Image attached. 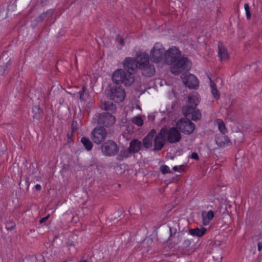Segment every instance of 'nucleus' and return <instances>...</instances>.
Masks as SVG:
<instances>
[{
    "label": "nucleus",
    "instance_id": "38",
    "mask_svg": "<svg viewBox=\"0 0 262 262\" xmlns=\"http://www.w3.org/2000/svg\"><path fill=\"white\" fill-rule=\"evenodd\" d=\"M116 39L120 43L121 46L124 45V39L120 35H118L116 37Z\"/></svg>",
    "mask_w": 262,
    "mask_h": 262
},
{
    "label": "nucleus",
    "instance_id": "40",
    "mask_svg": "<svg viewBox=\"0 0 262 262\" xmlns=\"http://www.w3.org/2000/svg\"><path fill=\"white\" fill-rule=\"evenodd\" d=\"M189 158L195 159V160H199V157L198 156V154L195 152H192L191 155L189 156Z\"/></svg>",
    "mask_w": 262,
    "mask_h": 262
},
{
    "label": "nucleus",
    "instance_id": "17",
    "mask_svg": "<svg viewBox=\"0 0 262 262\" xmlns=\"http://www.w3.org/2000/svg\"><path fill=\"white\" fill-rule=\"evenodd\" d=\"M218 50V54L221 60H227L229 59L227 50L225 47L223 42H219Z\"/></svg>",
    "mask_w": 262,
    "mask_h": 262
},
{
    "label": "nucleus",
    "instance_id": "23",
    "mask_svg": "<svg viewBox=\"0 0 262 262\" xmlns=\"http://www.w3.org/2000/svg\"><path fill=\"white\" fill-rule=\"evenodd\" d=\"M187 102L189 104V105L193 106V107H196L200 103V100L198 94H192L189 95L188 96Z\"/></svg>",
    "mask_w": 262,
    "mask_h": 262
},
{
    "label": "nucleus",
    "instance_id": "29",
    "mask_svg": "<svg viewBox=\"0 0 262 262\" xmlns=\"http://www.w3.org/2000/svg\"><path fill=\"white\" fill-rule=\"evenodd\" d=\"M86 86H83L82 88V91L79 92V98L81 100L85 101L86 100L88 97V93H86Z\"/></svg>",
    "mask_w": 262,
    "mask_h": 262
},
{
    "label": "nucleus",
    "instance_id": "1",
    "mask_svg": "<svg viewBox=\"0 0 262 262\" xmlns=\"http://www.w3.org/2000/svg\"><path fill=\"white\" fill-rule=\"evenodd\" d=\"M181 56V52L176 47L170 48L164 53V62L167 64L171 65L170 71L176 75L187 72L191 68V63L188 57Z\"/></svg>",
    "mask_w": 262,
    "mask_h": 262
},
{
    "label": "nucleus",
    "instance_id": "12",
    "mask_svg": "<svg viewBox=\"0 0 262 262\" xmlns=\"http://www.w3.org/2000/svg\"><path fill=\"white\" fill-rule=\"evenodd\" d=\"M177 128V127H172L168 130L166 128L167 140L169 143H176L181 140V135Z\"/></svg>",
    "mask_w": 262,
    "mask_h": 262
},
{
    "label": "nucleus",
    "instance_id": "31",
    "mask_svg": "<svg viewBox=\"0 0 262 262\" xmlns=\"http://www.w3.org/2000/svg\"><path fill=\"white\" fill-rule=\"evenodd\" d=\"M133 122L138 126H141L143 124V120L140 116H136L133 119Z\"/></svg>",
    "mask_w": 262,
    "mask_h": 262
},
{
    "label": "nucleus",
    "instance_id": "33",
    "mask_svg": "<svg viewBox=\"0 0 262 262\" xmlns=\"http://www.w3.org/2000/svg\"><path fill=\"white\" fill-rule=\"evenodd\" d=\"M211 91L214 99H215L216 100H219L220 98V94L219 91L217 90V88L212 89Z\"/></svg>",
    "mask_w": 262,
    "mask_h": 262
},
{
    "label": "nucleus",
    "instance_id": "10",
    "mask_svg": "<svg viewBox=\"0 0 262 262\" xmlns=\"http://www.w3.org/2000/svg\"><path fill=\"white\" fill-rule=\"evenodd\" d=\"M138 60L132 57H126L123 61V68L128 74H133L139 69V58Z\"/></svg>",
    "mask_w": 262,
    "mask_h": 262
},
{
    "label": "nucleus",
    "instance_id": "26",
    "mask_svg": "<svg viewBox=\"0 0 262 262\" xmlns=\"http://www.w3.org/2000/svg\"><path fill=\"white\" fill-rule=\"evenodd\" d=\"M195 108L196 107L187 104L183 106L182 112L185 117L189 118Z\"/></svg>",
    "mask_w": 262,
    "mask_h": 262
},
{
    "label": "nucleus",
    "instance_id": "43",
    "mask_svg": "<svg viewBox=\"0 0 262 262\" xmlns=\"http://www.w3.org/2000/svg\"><path fill=\"white\" fill-rule=\"evenodd\" d=\"M25 182L27 184V190H28L29 185L30 184V182H29V178L28 177H26L25 179Z\"/></svg>",
    "mask_w": 262,
    "mask_h": 262
},
{
    "label": "nucleus",
    "instance_id": "8",
    "mask_svg": "<svg viewBox=\"0 0 262 262\" xmlns=\"http://www.w3.org/2000/svg\"><path fill=\"white\" fill-rule=\"evenodd\" d=\"M166 127H162L158 135L154 137V151H160L166 143Z\"/></svg>",
    "mask_w": 262,
    "mask_h": 262
},
{
    "label": "nucleus",
    "instance_id": "18",
    "mask_svg": "<svg viewBox=\"0 0 262 262\" xmlns=\"http://www.w3.org/2000/svg\"><path fill=\"white\" fill-rule=\"evenodd\" d=\"M31 114L34 121H39L42 117L43 110L39 105H34L32 108Z\"/></svg>",
    "mask_w": 262,
    "mask_h": 262
},
{
    "label": "nucleus",
    "instance_id": "39",
    "mask_svg": "<svg viewBox=\"0 0 262 262\" xmlns=\"http://www.w3.org/2000/svg\"><path fill=\"white\" fill-rule=\"evenodd\" d=\"M208 78L209 79V81H210V86L211 89H213V88H217L215 83L212 80L211 78L210 77L209 75L208 76Z\"/></svg>",
    "mask_w": 262,
    "mask_h": 262
},
{
    "label": "nucleus",
    "instance_id": "21",
    "mask_svg": "<svg viewBox=\"0 0 262 262\" xmlns=\"http://www.w3.org/2000/svg\"><path fill=\"white\" fill-rule=\"evenodd\" d=\"M202 216L203 219V224L204 225H207L210 221L213 218L214 214L212 210H209L207 212L202 211Z\"/></svg>",
    "mask_w": 262,
    "mask_h": 262
},
{
    "label": "nucleus",
    "instance_id": "11",
    "mask_svg": "<svg viewBox=\"0 0 262 262\" xmlns=\"http://www.w3.org/2000/svg\"><path fill=\"white\" fill-rule=\"evenodd\" d=\"M181 78L184 85L190 89H196L199 86V80L193 74H182Z\"/></svg>",
    "mask_w": 262,
    "mask_h": 262
},
{
    "label": "nucleus",
    "instance_id": "7",
    "mask_svg": "<svg viewBox=\"0 0 262 262\" xmlns=\"http://www.w3.org/2000/svg\"><path fill=\"white\" fill-rule=\"evenodd\" d=\"M176 125L185 135H190L195 129V124L187 118L181 119L177 122Z\"/></svg>",
    "mask_w": 262,
    "mask_h": 262
},
{
    "label": "nucleus",
    "instance_id": "3",
    "mask_svg": "<svg viewBox=\"0 0 262 262\" xmlns=\"http://www.w3.org/2000/svg\"><path fill=\"white\" fill-rule=\"evenodd\" d=\"M105 92L107 97L117 103L123 101L126 96L124 89L119 84H108Z\"/></svg>",
    "mask_w": 262,
    "mask_h": 262
},
{
    "label": "nucleus",
    "instance_id": "22",
    "mask_svg": "<svg viewBox=\"0 0 262 262\" xmlns=\"http://www.w3.org/2000/svg\"><path fill=\"white\" fill-rule=\"evenodd\" d=\"M206 232V229L204 227H202L201 229H199L196 227L194 229H190L189 230V233L192 236H196L198 237H202Z\"/></svg>",
    "mask_w": 262,
    "mask_h": 262
},
{
    "label": "nucleus",
    "instance_id": "16",
    "mask_svg": "<svg viewBox=\"0 0 262 262\" xmlns=\"http://www.w3.org/2000/svg\"><path fill=\"white\" fill-rule=\"evenodd\" d=\"M215 140L216 144L220 147H224L231 144L230 139L223 135L216 136Z\"/></svg>",
    "mask_w": 262,
    "mask_h": 262
},
{
    "label": "nucleus",
    "instance_id": "46",
    "mask_svg": "<svg viewBox=\"0 0 262 262\" xmlns=\"http://www.w3.org/2000/svg\"><path fill=\"white\" fill-rule=\"evenodd\" d=\"M257 247L258 251H260L262 249V242H258L257 244Z\"/></svg>",
    "mask_w": 262,
    "mask_h": 262
},
{
    "label": "nucleus",
    "instance_id": "32",
    "mask_svg": "<svg viewBox=\"0 0 262 262\" xmlns=\"http://www.w3.org/2000/svg\"><path fill=\"white\" fill-rule=\"evenodd\" d=\"M161 172L165 174L166 173H171L172 172L170 170L169 168L166 165H162L160 167Z\"/></svg>",
    "mask_w": 262,
    "mask_h": 262
},
{
    "label": "nucleus",
    "instance_id": "41",
    "mask_svg": "<svg viewBox=\"0 0 262 262\" xmlns=\"http://www.w3.org/2000/svg\"><path fill=\"white\" fill-rule=\"evenodd\" d=\"M77 125V122L76 121H73L72 123L71 124V129L72 132H74L77 129V128L76 127Z\"/></svg>",
    "mask_w": 262,
    "mask_h": 262
},
{
    "label": "nucleus",
    "instance_id": "44",
    "mask_svg": "<svg viewBox=\"0 0 262 262\" xmlns=\"http://www.w3.org/2000/svg\"><path fill=\"white\" fill-rule=\"evenodd\" d=\"M73 132H71V133H68L67 134V137L68 138L69 142H70L72 141V137L73 136Z\"/></svg>",
    "mask_w": 262,
    "mask_h": 262
},
{
    "label": "nucleus",
    "instance_id": "14",
    "mask_svg": "<svg viewBox=\"0 0 262 262\" xmlns=\"http://www.w3.org/2000/svg\"><path fill=\"white\" fill-rule=\"evenodd\" d=\"M157 132L155 129H152L142 140V145L143 149H148L152 147L153 139Z\"/></svg>",
    "mask_w": 262,
    "mask_h": 262
},
{
    "label": "nucleus",
    "instance_id": "13",
    "mask_svg": "<svg viewBox=\"0 0 262 262\" xmlns=\"http://www.w3.org/2000/svg\"><path fill=\"white\" fill-rule=\"evenodd\" d=\"M164 48H156L154 47L150 53L151 60L156 63L159 62L162 60L163 55L164 56Z\"/></svg>",
    "mask_w": 262,
    "mask_h": 262
},
{
    "label": "nucleus",
    "instance_id": "24",
    "mask_svg": "<svg viewBox=\"0 0 262 262\" xmlns=\"http://www.w3.org/2000/svg\"><path fill=\"white\" fill-rule=\"evenodd\" d=\"M6 62L5 65H0V75H5L8 72L9 67L11 64V58L8 57L6 59Z\"/></svg>",
    "mask_w": 262,
    "mask_h": 262
},
{
    "label": "nucleus",
    "instance_id": "35",
    "mask_svg": "<svg viewBox=\"0 0 262 262\" xmlns=\"http://www.w3.org/2000/svg\"><path fill=\"white\" fill-rule=\"evenodd\" d=\"M244 8H245V9L246 14V16H247V19H250L251 18V13L250 12V8H249L248 4H247V3L245 4V5H244Z\"/></svg>",
    "mask_w": 262,
    "mask_h": 262
},
{
    "label": "nucleus",
    "instance_id": "36",
    "mask_svg": "<svg viewBox=\"0 0 262 262\" xmlns=\"http://www.w3.org/2000/svg\"><path fill=\"white\" fill-rule=\"evenodd\" d=\"M169 231H170V236H169V239H170V237L175 235V234L177 233V229L173 227L170 226L169 227Z\"/></svg>",
    "mask_w": 262,
    "mask_h": 262
},
{
    "label": "nucleus",
    "instance_id": "6",
    "mask_svg": "<svg viewBox=\"0 0 262 262\" xmlns=\"http://www.w3.org/2000/svg\"><path fill=\"white\" fill-rule=\"evenodd\" d=\"M107 137V132L103 126L96 127L91 134V138L96 144H102Z\"/></svg>",
    "mask_w": 262,
    "mask_h": 262
},
{
    "label": "nucleus",
    "instance_id": "47",
    "mask_svg": "<svg viewBox=\"0 0 262 262\" xmlns=\"http://www.w3.org/2000/svg\"><path fill=\"white\" fill-rule=\"evenodd\" d=\"M35 189L37 191H40L41 189V185L40 184H36L35 186Z\"/></svg>",
    "mask_w": 262,
    "mask_h": 262
},
{
    "label": "nucleus",
    "instance_id": "42",
    "mask_svg": "<svg viewBox=\"0 0 262 262\" xmlns=\"http://www.w3.org/2000/svg\"><path fill=\"white\" fill-rule=\"evenodd\" d=\"M183 165H181L180 166H175L173 167L172 169L174 171H178V172H181L182 171V167Z\"/></svg>",
    "mask_w": 262,
    "mask_h": 262
},
{
    "label": "nucleus",
    "instance_id": "19",
    "mask_svg": "<svg viewBox=\"0 0 262 262\" xmlns=\"http://www.w3.org/2000/svg\"><path fill=\"white\" fill-rule=\"evenodd\" d=\"M101 108L106 111L107 113L113 114L116 111V106L112 101H107L102 103L100 105Z\"/></svg>",
    "mask_w": 262,
    "mask_h": 262
},
{
    "label": "nucleus",
    "instance_id": "4",
    "mask_svg": "<svg viewBox=\"0 0 262 262\" xmlns=\"http://www.w3.org/2000/svg\"><path fill=\"white\" fill-rule=\"evenodd\" d=\"M112 79L113 84L120 85L123 83L126 86H129L135 81L134 75H127L123 69L116 70L112 74Z\"/></svg>",
    "mask_w": 262,
    "mask_h": 262
},
{
    "label": "nucleus",
    "instance_id": "34",
    "mask_svg": "<svg viewBox=\"0 0 262 262\" xmlns=\"http://www.w3.org/2000/svg\"><path fill=\"white\" fill-rule=\"evenodd\" d=\"M15 227V224L12 221L7 222L6 223V228L8 230H12Z\"/></svg>",
    "mask_w": 262,
    "mask_h": 262
},
{
    "label": "nucleus",
    "instance_id": "15",
    "mask_svg": "<svg viewBox=\"0 0 262 262\" xmlns=\"http://www.w3.org/2000/svg\"><path fill=\"white\" fill-rule=\"evenodd\" d=\"M132 155L138 153L140 150H142V142L139 140L134 139L129 142V145L128 147Z\"/></svg>",
    "mask_w": 262,
    "mask_h": 262
},
{
    "label": "nucleus",
    "instance_id": "48",
    "mask_svg": "<svg viewBox=\"0 0 262 262\" xmlns=\"http://www.w3.org/2000/svg\"><path fill=\"white\" fill-rule=\"evenodd\" d=\"M4 57H5V55H2V56H1V57H0L1 59H2V60H4Z\"/></svg>",
    "mask_w": 262,
    "mask_h": 262
},
{
    "label": "nucleus",
    "instance_id": "45",
    "mask_svg": "<svg viewBox=\"0 0 262 262\" xmlns=\"http://www.w3.org/2000/svg\"><path fill=\"white\" fill-rule=\"evenodd\" d=\"M48 217H49V215L41 218L39 221L40 223L42 224V223H44L45 222H46L48 220Z\"/></svg>",
    "mask_w": 262,
    "mask_h": 262
},
{
    "label": "nucleus",
    "instance_id": "28",
    "mask_svg": "<svg viewBox=\"0 0 262 262\" xmlns=\"http://www.w3.org/2000/svg\"><path fill=\"white\" fill-rule=\"evenodd\" d=\"M201 117L202 115L200 112V111L196 108L194 110L192 114L189 117V118H191L193 121L199 120L200 119H201Z\"/></svg>",
    "mask_w": 262,
    "mask_h": 262
},
{
    "label": "nucleus",
    "instance_id": "5",
    "mask_svg": "<svg viewBox=\"0 0 262 262\" xmlns=\"http://www.w3.org/2000/svg\"><path fill=\"white\" fill-rule=\"evenodd\" d=\"M102 154L107 157H113L119 152V147L117 143L112 140L104 142L100 146Z\"/></svg>",
    "mask_w": 262,
    "mask_h": 262
},
{
    "label": "nucleus",
    "instance_id": "20",
    "mask_svg": "<svg viewBox=\"0 0 262 262\" xmlns=\"http://www.w3.org/2000/svg\"><path fill=\"white\" fill-rule=\"evenodd\" d=\"M117 154L116 159L118 161H123L132 155L128 148L121 149Z\"/></svg>",
    "mask_w": 262,
    "mask_h": 262
},
{
    "label": "nucleus",
    "instance_id": "2",
    "mask_svg": "<svg viewBox=\"0 0 262 262\" xmlns=\"http://www.w3.org/2000/svg\"><path fill=\"white\" fill-rule=\"evenodd\" d=\"M137 58H139V69L142 74L146 77H151L155 73V69L153 64L149 63V55L146 53L140 52L136 53Z\"/></svg>",
    "mask_w": 262,
    "mask_h": 262
},
{
    "label": "nucleus",
    "instance_id": "27",
    "mask_svg": "<svg viewBox=\"0 0 262 262\" xmlns=\"http://www.w3.org/2000/svg\"><path fill=\"white\" fill-rule=\"evenodd\" d=\"M81 142L82 143L84 147L88 151L91 150L93 147V144L92 141L88 137H82L81 139Z\"/></svg>",
    "mask_w": 262,
    "mask_h": 262
},
{
    "label": "nucleus",
    "instance_id": "9",
    "mask_svg": "<svg viewBox=\"0 0 262 262\" xmlns=\"http://www.w3.org/2000/svg\"><path fill=\"white\" fill-rule=\"evenodd\" d=\"M116 122L115 117L110 113L103 112L99 114L97 123L100 126L109 127Z\"/></svg>",
    "mask_w": 262,
    "mask_h": 262
},
{
    "label": "nucleus",
    "instance_id": "37",
    "mask_svg": "<svg viewBox=\"0 0 262 262\" xmlns=\"http://www.w3.org/2000/svg\"><path fill=\"white\" fill-rule=\"evenodd\" d=\"M191 241L189 239H185L183 244V246L184 248H188L191 245Z\"/></svg>",
    "mask_w": 262,
    "mask_h": 262
},
{
    "label": "nucleus",
    "instance_id": "25",
    "mask_svg": "<svg viewBox=\"0 0 262 262\" xmlns=\"http://www.w3.org/2000/svg\"><path fill=\"white\" fill-rule=\"evenodd\" d=\"M52 10H49L46 12L41 13L38 17H36L35 20L37 23H41L46 18H49L53 15Z\"/></svg>",
    "mask_w": 262,
    "mask_h": 262
},
{
    "label": "nucleus",
    "instance_id": "30",
    "mask_svg": "<svg viewBox=\"0 0 262 262\" xmlns=\"http://www.w3.org/2000/svg\"><path fill=\"white\" fill-rule=\"evenodd\" d=\"M219 129L223 135L227 132V129L226 127L224 122L222 120H219L217 121Z\"/></svg>",
    "mask_w": 262,
    "mask_h": 262
}]
</instances>
